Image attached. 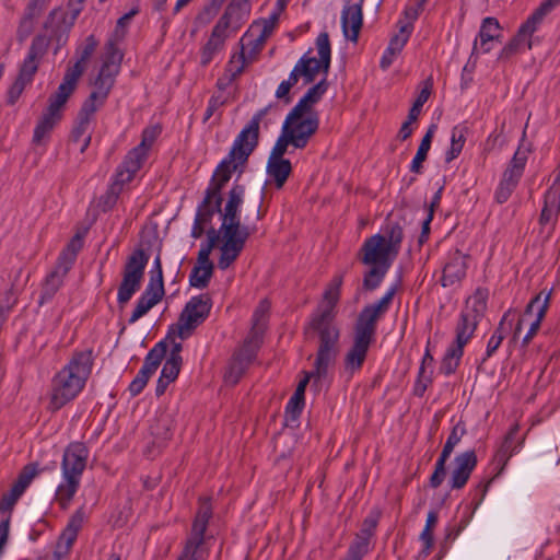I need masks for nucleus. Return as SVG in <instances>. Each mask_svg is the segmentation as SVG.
Listing matches in <instances>:
<instances>
[{"label": "nucleus", "instance_id": "dca6fc26", "mask_svg": "<svg viewBox=\"0 0 560 560\" xmlns=\"http://www.w3.org/2000/svg\"><path fill=\"white\" fill-rule=\"evenodd\" d=\"M121 59L122 55L120 51L115 48L114 45H109L100 72L93 82L92 92L100 95L101 98H107L114 85L115 78L119 72Z\"/></svg>", "mask_w": 560, "mask_h": 560}, {"label": "nucleus", "instance_id": "864d4df0", "mask_svg": "<svg viewBox=\"0 0 560 560\" xmlns=\"http://www.w3.org/2000/svg\"><path fill=\"white\" fill-rule=\"evenodd\" d=\"M520 427L517 423L513 424L510 431L508 432L502 447L500 450V457H511L513 454L517 453L520 447L514 445V441L516 439V434L518 433Z\"/></svg>", "mask_w": 560, "mask_h": 560}, {"label": "nucleus", "instance_id": "9b49d317", "mask_svg": "<svg viewBox=\"0 0 560 560\" xmlns=\"http://www.w3.org/2000/svg\"><path fill=\"white\" fill-rule=\"evenodd\" d=\"M211 307L212 301L208 294L191 296L182 311L177 324L170 329V332L177 334L180 339L188 338L196 327L208 317Z\"/></svg>", "mask_w": 560, "mask_h": 560}, {"label": "nucleus", "instance_id": "ddd939ff", "mask_svg": "<svg viewBox=\"0 0 560 560\" xmlns=\"http://www.w3.org/2000/svg\"><path fill=\"white\" fill-rule=\"evenodd\" d=\"M147 264L148 256L142 249L135 250L128 257L122 273V281L117 293V301L119 304H126L140 289Z\"/></svg>", "mask_w": 560, "mask_h": 560}, {"label": "nucleus", "instance_id": "09e8293b", "mask_svg": "<svg viewBox=\"0 0 560 560\" xmlns=\"http://www.w3.org/2000/svg\"><path fill=\"white\" fill-rule=\"evenodd\" d=\"M369 271L363 278V288L365 290L373 291L381 285L389 268H386V266H369Z\"/></svg>", "mask_w": 560, "mask_h": 560}, {"label": "nucleus", "instance_id": "69168bd1", "mask_svg": "<svg viewBox=\"0 0 560 560\" xmlns=\"http://www.w3.org/2000/svg\"><path fill=\"white\" fill-rule=\"evenodd\" d=\"M377 525L376 517H368L362 526L361 533L355 537V539H366L368 547L370 546V538L373 535V532Z\"/></svg>", "mask_w": 560, "mask_h": 560}, {"label": "nucleus", "instance_id": "13d9d810", "mask_svg": "<svg viewBox=\"0 0 560 560\" xmlns=\"http://www.w3.org/2000/svg\"><path fill=\"white\" fill-rule=\"evenodd\" d=\"M148 285H152L153 288L159 287L160 289H164L163 285V272H162V264L161 258L158 255L151 266L150 269V281Z\"/></svg>", "mask_w": 560, "mask_h": 560}, {"label": "nucleus", "instance_id": "a18cd8bd", "mask_svg": "<svg viewBox=\"0 0 560 560\" xmlns=\"http://www.w3.org/2000/svg\"><path fill=\"white\" fill-rule=\"evenodd\" d=\"M431 91H432V80L428 79L422 83L421 90L418 93V95L409 110L408 118H410V120L418 119V117L421 113L422 106L429 100V97L431 95Z\"/></svg>", "mask_w": 560, "mask_h": 560}, {"label": "nucleus", "instance_id": "f257e3e1", "mask_svg": "<svg viewBox=\"0 0 560 560\" xmlns=\"http://www.w3.org/2000/svg\"><path fill=\"white\" fill-rule=\"evenodd\" d=\"M262 113L255 115L234 139L229 154L217 166L212 184L199 206L191 235L198 238L202 235L207 221L215 211H220V190L231 179L233 172L242 167L258 142L259 124Z\"/></svg>", "mask_w": 560, "mask_h": 560}, {"label": "nucleus", "instance_id": "1a4fd4ad", "mask_svg": "<svg viewBox=\"0 0 560 560\" xmlns=\"http://www.w3.org/2000/svg\"><path fill=\"white\" fill-rule=\"evenodd\" d=\"M560 4V0H544L540 5L520 26L517 34L502 49L501 57H509L520 50L532 49V35L544 19Z\"/></svg>", "mask_w": 560, "mask_h": 560}, {"label": "nucleus", "instance_id": "cd10ccee", "mask_svg": "<svg viewBox=\"0 0 560 560\" xmlns=\"http://www.w3.org/2000/svg\"><path fill=\"white\" fill-rule=\"evenodd\" d=\"M164 295V289L147 285L140 298L137 300L136 306L129 317V323L133 324L143 317L153 306H155Z\"/></svg>", "mask_w": 560, "mask_h": 560}, {"label": "nucleus", "instance_id": "79ce46f5", "mask_svg": "<svg viewBox=\"0 0 560 560\" xmlns=\"http://www.w3.org/2000/svg\"><path fill=\"white\" fill-rule=\"evenodd\" d=\"M165 357V346L161 341L156 343L147 354L143 365L139 371L144 372L148 376H152Z\"/></svg>", "mask_w": 560, "mask_h": 560}, {"label": "nucleus", "instance_id": "c03bdc74", "mask_svg": "<svg viewBox=\"0 0 560 560\" xmlns=\"http://www.w3.org/2000/svg\"><path fill=\"white\" fill-rule=\"evenodd\" d=\"M105 101L106 98H101L100 95H97L94 92H91L90 96L83 103L78 117L92 124L95 113L104 105Z\"/></svg>", "mask_w": 560, "mask_h": 560}, {"label": "nucleus", "instance_id": "c9c22d12", "mask_svg": "<svg viewBox=\"0 0 560 560\" xmlns=\"http://www.w3.org/2000/svg\"><path fill=\"white\" fill-rule=\"evenodd\" d=\"M253 359V350L244 347L231 361L228 371L225 372V382L230 384L237 383Z\"/></svg>", "mask_w": 560, "mask_h": 560}, {"label": "nucleus", "instance_id": "c85d7f7f", "mask_svg": "<svg viewBox=\"0 0 560 560\" xmlns=\"http://www.w3.org/2000/svg\"><path fill=\"white\" fill-rule=\"evenodd\" d=\"M469 340L468 332L456 331L455 343L447 349L440 366L443 374L450 375L456 370L463 355V349Z\"/></svg>", "mask_w": 560, "mask_h": 560}, {"label": "nucleus", "instance_id": "2eb2a0df", "mask_svg": "<svg viewBox=\"0 0 560 560\" xmlns=\"http://www.w3.org/2000/svg\"><path fill=\"white\" fill-rule=\"evenodd\" d=\"M373 341L363 335L353 334L351 342L342 357L341 376L350 378L361 371Z\"/></svg>", "mask_w": 560, "mask_h": 560}, {"label": "nucleus", "instance_id": "37998d69", "mask_svg": "<svg viewBox=\"0 0 560 560\" xmlns=\"http://www.w3.org/2000/svg\"><path fill=\"white\" fill-rule=\"evenodd\" d=\"M49 1L50 0H30L20 28H25L26 32H30L33 27V21L42 14L49 4Z\"/></svg>", "mask_w": 560, "mask_h": 560}, {"label": "nucleus", "instance_id": "4468645a", "mask_svg": "<svg viewBox=\"0 0 560 560\" xmlns=\"http://www.w3.org/2000/svg\"><path fill=\"white\" fill-rule=\"evenodd\" d=\"M551 298V291L540 292L527 305L526 311L515 327V336H517L524 326H528V330L523 338V343L527 345L538 331L541 320L545 317Z\"/></svg>", "mask_w": 560, "mask_h": 560}, {"label": "nucleus", "instance_id": "f3484780", "mask_svg": "<svg viewBox=\"0 0 560 560\" xmlns=\"http://www.w3.org/2000/svg\"><path fill=\"white\" fill-rule=\"evenodd\" d=\"M37 474L38 469L35 465L25 466L19 474L10 490L2 495L0 501V513L3 516L2 520L11 521V514L16 502L24 494Z\"/></svg>", "mask_w": 560, "mask_h": 560}, {"label": "nucleus", "instance_id": "4d7b16f0", "mask_svg": "<svg viewBox=\"0 0 560 560\" xmlns=\"http://www.w3.org/2000/svg\"><path fill=\"white\" fill-rule=\"evenodd\" d=\"M431 374L432 369L429 368V365H423V363H421L415 386L416 394L422 395L424 393L428 385L431 383Z\"/></svg>", "mask_w": 560, "mask_h": 560}, {"label": "nucleus", "instance_id": "3c124183", "mask_svg": "<svg viewBox=\"0 0 560 560\" xmlns=\"http://www.w3.org/2000/svg\"><path fill=\"white\" fill-rule=\"evenodd\" d=\"M91 125L84 119L78 117L77 126L73 129L72 137L73 141L80 144V150L83 152L90 144L91 141Z\"/></svg>", "mask_w": 560, "mask_h": 560}, {"label": "nucleus", "instance_id": "603ef678", "mask_svg": "<svg viewBox=\"0 0 560 560\" xmlns=\"http://www.w3.org/2000/svg\"><path fill=\"white\" fill-rule=\"evenodd\" d=\"M464 434H465V428L459 425V424H456L452 429V431H451V433H450V435H448V438H447V440H446V442L444 444V447L442 450V453H441L440 457L448 459V457L453 453V451L456 447V445L460 442V440L464 436Z\"/></svg>", "mask_w": 560, "mask_h": 560}, {"label": "nucleus", "instance_id": "20e7f679", "mask_svg": "<svg viewBox=\"0 0 560 560\" xmlns=\"http://www.w3.org/2000/svg\"><path fill=\"white\" fill-rule=\"evenodd\" d=\"M245 188L242 185H233L229 192L224 209L220 211L222 234V267L229 265L233 259H237L245 243L249 237L247 226L241 225V207L244 201Z\"/></svg>", "mask_w": 560, "mask_h": 560}, {"label": "nucleus", "instance_id": "338daca9", "mask_svg": "<svg viewBox=\"0 0 560 560\" xmlns=\"http://www.w3.org/2000/svg\"><path fill=\"white\" fill-rule=\"evenodd\" d=\"M291 85L285 82L284 80L278 85L277 90H276V93H275V97L279 101V102H282L284 105H288L289 103H291L292 98L290 96V91H291Z\"/></svg>", "mask_w": 560, "mask_h": 560}, {"label": "nucleus", "instance_id": "6ab92c4d", "mask_svg": "<svg viewBox=\"0 0 560 560\" xmlns=\"http://www.w3.org/2000/svg\"><path fill=\"white\" fill-rule=\"evenodd\" d=\"M287 152L288 148L275 143L266 165V185H273L280 189L287 182L292 171L291 162L283 158Z\"/></svg>", "mask_w": 560, "mask_h": 560}, {"label": "nucleus", "instance_id": "052dcab7", "mask_svg": "<svg viewBox=\"0 0 560 560\" xmlns=\"http://www.w3.org/2000/svg\"><path fill=\"white\" fill-rule=\"evenodd\" d=\"M506 316H508V314H505L503 316V319L501 320L498 329L492 334V336L488 340L487 349H486L487 357H491L497 351V349L500 347V345L504 338L501 329L503 326V320L506 318Z\"/></svg>", "mask_w": 560, "mask_h": 560}, {"label": "nucleus", "instance_id": "393cba45", "mask_svg": "<svg viewBox=\"0 0 560 560\" xmlns=\"http://www.w3.org/2000/svg\"><path fill=\"white\" fill-rule=\"evenodd\" d=\"M338 350L317 349L314 369L308 372L316 386L322 387L331 382V371L336 362Z\"/></svg>", "mask_w": 560, "mask_h": 560}, {"label": "nucleus", "instance_id": "de8ad7c7", "mask_svg": "<svg viewBox=\"0 0 560 560\" xmlns=\"http://www.w3.org/2000/svg\"><path fill=\"white\" fill-rule=\"evenodd\" d=\"M213 272V267L195 266L189 275V283L197 289H203L208 285Z\"/></svg>", "mask_w": 560, "mask_h": 560}, {"label": "nucleus", "instance_id": "7c9ffc66", "mask_svg": "<svg viewBox=\"0 0 560 560\" xmlns=\"http://www.w3.org/2000/svg\"><path fill=\"white\" fill-rule=\"evenodd\" d=\"M83 245L82 237L75 235L67 244L66 248L60 253L56 266L55 272L51 275L54 279L56 276H65L75 261L78 253L81 250Z\"/></svg>", "mask_w": 560, "mask_h": 560}, {"label": "nucleus", "instance_id": "49530a36", "mask_svg": "<svg viewBox=\"0 0 560 560\" xmlns=\"http://www.w3.org/2000/svg\"><path fill=\"white\" fill-rule=\"evenodd\" d=\"M530 151V145L525 141V131L523 132V137L520 141L518 148L515 151L509 167L513 168L514 171L521 173L523 175L528 153Z\"/></svg>", "mask_w": 560, "mask_h": 560}, {"label": "nucleus", "instance_id": "4be33fe9", "mask_svg": "<svg viewBox=\"0 0 560 560\" xmlns=\"http://www.w3.org/2000/svg\"><path fill=\"white\" fill-rule=\"evenodd\" d=\"M79 70L73 72H65L62 81L57 90L49 96L48 104L45 109L59 115L62 118V113L70 96L74 93L79 78Z\"/></svg>", "mask_w": 560, "mask_h": 560}, {"label": "nucleus", "instance_id": "a211bd4d", "mask_svg": "<svg viewBox=\"0 0 560 560\" xmlns=\"http://www.w3.org/2000/svg\"><path fill=\"white\" fill-rule=\"evenodd\" d=\"M487 308V292L477 290L466 300L465 308L462 312L460 319L457 324V332H468L471 338L478 322L483 316Z\"/></svg>", "mask_w": 560, "mask_h": 560}, {"label": "nucleus", "instance_id": "aec40b11", "mask_svg": "<svg viewBox=\"0 0 560 560\" xmlns=\"http://www.w3.org/2000/svg\"><path fill=\"white\" fill-rule=\"evenodd\" d=\"M50 45V38L46 35H37L31 43V46L20 66L18 79L31 84L38 70L40 61L47 54Z\"/></svg>", "mask_w": 560, "mask_h": 560}, {"label": "nucleus", "instance_id": "58836bf2", "mask_svg": "<svg viewBox=\"0 0 560 560\" xmlns=\"http://www.w3.org/2000/svg\"><path fill=\"white\" fill-rule=\"evenodd\" d=\"M436 125L432 124L425 135L423 136L419 148L416 152V155L413 156L411 163H410V171L413 173H420L421 172V165L425 161L428 152L431 148V142L434 137V133L436 131Z\"/></svg>", "mask_w": 560, "mask_h": 560}, {"label": "nucleus", "instance_id": "412c9836", "mask_svg": "<svg viewBox=\"0 0 560 560\" xmlns=\"http://www.w3.org/2000/svg\"><path fill=\"white\" fill-rule=\"evenodd\" d=\"M335 316L314 314L308 323L306 332L314 331L319 338L318 349L338 350L340 338L339 327L334 322Z\"/></svg>", "mask_w": 560, "mask_h": 560}, {"label": "nucleus", "instance_id": "8fccbe9b", "mask_svg": "<svg viewBox=\"0 0 560 560\" xmlns=\"http://www.w3.org/2000/svg\"><path fill=\"white\" fill-rule=\"evenodd\" d=\"M412 30L413 26L411 24H400L399 32L390 38L387 49L399 55L407 44Z\"/></svg>", "mask_w": 560, "mask_h": 560}, {"label": "nucleus", "instance_id": "423d86ee", "mask_svg": "<svg viewBox=\"0 0 560 560\" xmlns=\"http://www.w3.org/2000/svg\"><path fill=\"white\" fill-rule=\"evenodd\" d=\"M160 132L161 129L158 126H152L143 130L142 139L139 145L127 153L121 165L116 171L113 182L105 196L106 207H112L116 202L124 185L131 182L136 173L141 168L142 164L148 158V153L151 147L159 137Z\"/></svg>", "mask_w": 560, "mask_h": 560}, {"label": "nucleus", "instance_id": "5fc2aeb1", "mask_svg": "<svg viewBox=\"0 0 560 560\" xmlns=\"http://www.w3.org/2000/svg\"><path fill=\"white\" fill-rule=\"evenodd\" d=\"M269 308L270 304L268 301L265 300L261 301L257 308L255 310L253 314V330L255 331V334H258L264 329Z\"/></svg>", "mask_w": 560, "mask_h": 560}, {"label": "nucleus", "instance_id": "e2e57ef3", "mask_svg": "<svg viewBox=\"0 0 560 560\" xmlns=\"http://www.w3.org/2000/svg\"><path fill=\"white\" fill-rule=\"evenodd\" d=\"M149 378H150V376L144 374V372L139 371L138 374L136 375V377L131 381L129 388H128L131 396L139 395L145 387Z\"/></svg>", "mask_w": 560, "mask_h": 560}, {"label": "nucleus", "instance_id": "5701e85b", "mask_svg": "<svg viewBox=\"0 0 560 560\" xmlns=\"http://www.w3.org/2000/svg\"><path fill=\"white\" fill-rule=\"evenodd\" d=\"M468 266V256L459 250L450 252L443 264L441 283L452 287L459 283L465 277Z\"/></svg>", "mask_w": 560, "mask_h": 560}, {"label": "nucleus", "instance_id": "39448f33", "mask_svg": "<svg viewBox=\"0 0 560 560\" xmlns=\"http://www.w3.org/2000/svg\"><path fill=\"white\" fill-rule=\"evenodd\" d=\"M250 13L248 0H232L200 50V62L209 65L224 49L225 40L236 33L247 21Z\"/></svg>", "mask_w": 560, "mask_h": 560}, {"label": "nucleus", "instance_id": "7ed1b4c3", "mask_svg": "<svg viewBox=\"0 0 560 560\" xmlns=\"http://www.w3.org/2000/svg\"><path fill=\"white\" fill-rule=\"evenodd\" d=\"M93 359L90 350L77 352L69 363L52 378L49 408L58 410L74 399L84 388L92 372Z\"/></svg>", "mask_w": 560, "mask_h": 560}, {"label": "nucleus", "instance_id": "a878e982", "mask_svg": "<svg viewBox=\"0 0 560 560\" xmlns=\"http://www.w3.org/2000/svg\"><path fill=\"white\" fill-rule=\"evenodd\" d=\"M500 28V23L495 18H485L474 42L472 54H488L493 48V42L499 39Z\"/></svg>", "mask_w": 560, "mask_h": 560}, {"label": "nucleus", "instance_id": "f03ea898", "mask_svg": "<svg viewBox=\"0 0 560 560\" xmlns=\"http://www.w3.org/2000/svg\"><path fill=\"white\" fill-rule=\"evenodd\" d=\"M327 91L325 79L311 86L284 118L277 143L285 148L303 149L319 127L316 104Z\"/></svg>", "mask_w": 560, "mask_h": 560}, {"label": "nucleus", "instance_id": "774afa93", "mask_svg": "<svg viewBox=\"0 0 560 560\" xmlns=\"http://www.w3.org/2000/svg\"><path fill=\"white\" fill-rule=\"evenodd\" d=\"M245 67V58L243 51L232 56L229 61V71L232 72V75L235 77L240 74Z\"/></svg>", "mask_w": 560, "mask_h": 560}, {"label": "nucleus", "instance_id": "72a5a7b5", "mask_svg": "<svg viewBox=\"0 0 560 560\" xmlns=\"http://www.w3.org/2000/svg\"><path fill=\"white\" fill-rule=\"evenodd\" d=\"M342 277H335L324 292V298L315 314L335 316V308L340 298Z\"/></svg>", "mask_w": 560, "mask_h": 560}, {"label": "nucleus", "instance_id": "ea45409f", "mask_svg": "<svg viewBox=\"0 0 560 560\" xmlns=\"http://www.w3.org/2000/svg\"><path fill=\"white\" fill-rule=\"evenodd\" d=\"M560 210V184H553L546 195L545 207L540 214V221L548 223Z\"/></svg>", "mask_w": 560, "mask_h": 560}, {"label": "nucleus", "instance_id": "f704fd0d", "mask_svg": "<svg viewBox=\"0 0 560 560\" xmlns=\"http://www.w3.org/2000/svg\"><path fill=\"white\" fill-rule=\"evenodd\" d=\"M180 362L182 358L177 354L171 355L165 361L155 388L158 396L163 395L167 386L177 378L180 370Z\"/></svg>", "mask_w": 560, "mask_h": 560}, {"label": "nucleus", "instance_id": "473e14b6", "mask_svg": "<svg viewBox=\"0 0 560 560\" xmlns=\"http://www.w3.org/2000/svg\"><path fill=\"white\" fill-rule=\"evenodd\" d=\"M381 316L382 314L372 304L366 305L359 314L353 334L363 335L365 338L374 340L375 325Z\"/></svg>", "mask_w": 560, "mask_h": 560}, {"label": "nucleus", "instance_id": "4c0bfd02", "mask_svg": "<svg viewBox=\"0 0 560 560\" xmlns=\"http://www.w3.org/2000/svg\"><path fill=\"white\" fill-rule=\"evenodd\" d=\"M468 127L464 124L454 126L451 130L450 148L445 152V162L451 163L462 153L467 140Z\"/></svg>", "mask_w": 560, "mask_h": 560}, {"label": "nucleus", "instance_id": "0e129e2a", "mask_svg": "<svg viewBox=\"0 0 560 560\" xmlns=\"http://www.w3.org/2000/svg\"><path fill=\"white\" fill-rule=\"evenodd\" d=\"M515 187L516 185L501 179L495 191L497 201L500 203L505 202L513 192V190L515 189Z\"/></svg>", "mask_w": 560, "mask_h": 560}, {"label": "nucleus", "instance_id": "a19ab883", "mask_svg": "<svg viewBox=\"0 0 560 560\" xmlns=\"http://www.w3.org/2000/svg\"><path fill=\"white\" fill-rule=\"evenodd\" d=\"M97 46V40L94 38L93 35H90L86 37L84 45L80 47L77 51L78 59L77 61L70 66L66 71L73 72L74 70H79V78L83 74L86 62L94 52L95 48Z\"/></svg>", "mask_w": 560, "mask_h": 560}, {"label": "nucleus", "instance_id": "6e6d98bb", "mask_svg": "<svg viewBox=\"0 0 560 560\" xmlns=\"http://www.w3.org/2000/svg\"><path fill=\"white\" fill-rule=\"evenodd\" d=\"M368 551L369 550L365 538L354 539L348 549L347 556L342 560H362Z\"/></svg>", "mask_w": 560, "mask_h": 560}, {"label": "nucleus", "instance_id": "9d476101", "mask_svg": "<svg viewBox=\"0 0 560 560\" xmlns=\"http://www.w3.org/2000/svg\"><path fill=\"white\" fill-rule=\"evenodd\" d=\"M212 515V508L208 500L200 503V508L192 523L191 533L186 540L184 549L177 560H207L209 551L205 546V533Z\"/></svg>", "mask_w": 560, "mask_h": 560}, {"label": "nucleus", "instance_id": "2f4dec72", "mask_svg": "<svg viewBox=\"0 0 560 560\" xmlns=\"http://www.w3.org/2000/svg\"><path fill=\"white\" fill-rule=\"evenodd\" d=\"M78 13L79 10H75L72 14H69L68 11L63 8H55L50 11L44 27L51 34L63 33L71 27Z\"/></svg>", "mask_w": 560, "mask_h": 560}, {"label": "nucleus", "instance_id": "c756f323", "mask_svg": "<svg viewBox=\"0 0 560 560\" xmlns=\"http://www.w3.org/2000/svg\"><path fill=\"white\" fill-rule=\"evenodd\" d=\"M208 235V244L206 246H202L198 253V258H197V266H208V267H213V264L211 262L210 260V254H211V250L212 248L217 247L220 252V256H219V259H218V267L222 270H225L228 269L230 266H232V264L236 260V259H233L231 262H229V265L222 267L220 265L221 262V259H222V244H223V241H222V234H221V230H215V229H211L210 231H208L207 233Z\"/></svg>", "mask_w": 560, "mask_h": 560}, {"label": "nucleus", "instance_id": "6e6552de", "mask_svg": "<svg viewBox=\"0 0 560 560\" xmlns=\"http://www.w3.org/2000/svg\"><path fill=\"white\" fill-rule=\"evenodd\" d=\"M402 241V230L397 223H388L382 234L365 240L362 262L366 266L390 268L398 255Z\"/></svg>", "mask_w": 560, "mask_h": 560}, {"label": "nucleus", "instance_id": "680f3d73", "mask_svg": "<svg viewBox=\"0 0 560 560\" xmlns=\"http://www.w3.org/2000/svg\"><path fill=\"white\" fill-rule=\"evenodd\" d=\"M446 460L447 459H445L443 457H439V459L436 460L434 472L432 474V476L430 478L431 487L436 488L442 483L444 476H445Z\"/></svg>", "mask_w": 560, "mask_h": 560}, {"label": "nucleus", "instance_id": "bf43d9fd", "mask_svg": "<svg viewBox=\"0 0 560 560\" xmlns=\"http://www.w3.org/2000/svg\"><path fill=\"white\" fill-rule=\"evenodd\" d=\"M397 288H398V284H392L387 290L386 292L384 293V295L378 300L376 301L375 303H373L372 305L374 306V308L376 311H378L382 315L388 310L390 303H392V300L397 291Z\"/></svg>", "mask_w": 560, "mask_h": 560}, {"label": "nucleus", "instance_id": "e433bc0d", "mask_svg": "<svg viewBox=\"0 0 560 560\" xmlns=\"http://www.w3.org/2000/svg\"><path fill=\"white\" fill-rule=\"evenodd\" d=\"M60 120L59 115L45 109L34 128L33 142L44 143Z\"/></svg>", "mask_w": 560, "mask_h": 560}, {"label": "nucleus", "instance_id": "f8f14e48", "mask_svg": "<svg viewBox=\"0 0 560 560\" xmlns=\"http://www.w3.org/2000/svg\"><path fill=\"white\" fill-rule=\"evenodd\" d=\"M316 50L318 55L317 58L305 54L295 63L296 67H300V74L301 80L303 81V85L313 82L320 72L325 74L328 71L331 49L327 33H322L318 35L316 39Z\"/></svg>", "mask_w": 560, "mask_h": 560}, {"label": "nucleus", "instance_id": "0eeeda50", "mask_svg": "<svg viewBox=\"0 0 560 560\" xmlns=\"http://www.w3.org/2000/svg\"><path fill=\"white\" fill-rule=\"evenodd\" d=\"M89 458L88 447L73 442L65 450L61 462V482L57 487L56 497L62 509H67L77 493L82 474Z\"/></svg>", "mask_w": 560, "mask_h": 560}, {"label": "nucleus", "instance_id": "bb28decb", "mask_svg": "<svg viewBox=\"0 0 560 560\" xmlns=\"http://www.w3.org/2000/svg\"><path fill=\"white\" fill-rule=\"evenodd\" d=\"M455 466L452 471L450 485L453 489L463 488L477 464L474 451H466L455 457Z\"/></svg>", "mask_w": 560, "mask_h": 560}, {"label": "nucleus", "instance_id": "b1692460", "mask_svg": "<svg viewBox=\"0 0 560 560\" xmlns=\"http://www.w3.org/2000/svg\"><path fill=\"white\" fill-rule=\"evenodd\" d=\"M364 0H358L354 3L345 4L341 11V27L343 36L353 43H357L363 22Z\"/></svg>", "mask_w": 560, "mask_h": 560}]
</instances>
